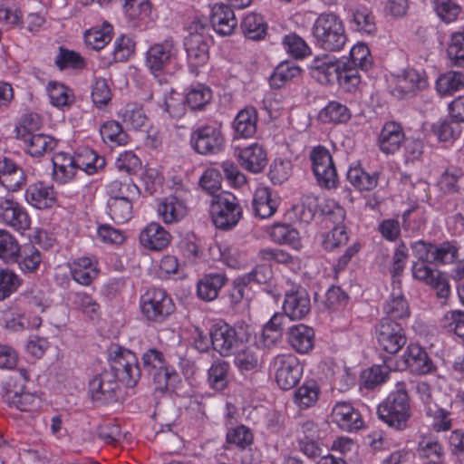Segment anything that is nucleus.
Returning <instances> with one entry per match:
<instances>
[{
	"label": "nucleus",
	"mask_w": 464,
	"mask_h": 464,
	"mask_svg": "<svg viewBox=\"0 0 464 464\" xmlns=\"http://www.w3.org/2000/svg\"><path fill=\"white\" fill-rule=\"evenodd\" d=\"M309 158L318 184L326 188H335L338 182V176L329 150L319 145L312 150Z\"/></svg>",
	"instance_id": "obj_10"
},
{
	"label": "nucleus",
	"mask_w": 464,
	"mask_h": 464,
	"mask_svg": "<svg viewBox=\"0 0 464 464\" xmlns=\"http://www.w3.org/2000/svg\"><path fill=\"white\" fill-rule=\"evenodd\" d=\"M209 212L215 227L225 231L236 227L242 218V208L237 198L227 191L214 195Z\"/></svg>",
	"instance_id": "obj_5"
},
{
	"label": "nucleus",
	"mask_w": 464,
	"mask_h": 464,
	"mask_svg": "<svg viewBox=\"0 0 464 464\" xmlns=\"http://www.w3.org/2000/svg\"><path fill=\"white\" fill-rule=\"evenodd\" d=\"M106 164L105 159L94 150L84 149L75 154L76 168L88 175H92L102 169Z\"/></svg>",
	"instance_id": "obj_31"
},
{
	"label": "nucleus",
	"mask_w": 464,
	"mask_h": 464,
	"mask_svg": "<svg viewBox=\"0 0 464 464\" xmlns=\"http://www.w3.org/2000/svg\"><path fill=\"white\" fill-rule=\"evenodd\" d=\"M319 387L315 381L309 380L295 392V402L303 409L313 406L318 400Z\"/></svg>",
	"instance_id": "obj_46"
},
{
	"label": "nucleus",
	"mask_w": 464,
	"mask_h": 464,
	"mask_svg": "<svg viewBox=\"0 0 464 464\" xmlns=\"http://www.w3.org/2000/svg\"><path fill=\"white\" fill-rule=\"evenodd\" d=\"M227 281V278L225 274L209 273L204 275L197 284L198 297L206 302L215 300Z\"/></svg>",
	"instance_id": "obj_28"
},
{
	"label": "nucleus",
	"mask_w": 464,
	"mask_h": 464,
	"mask_svg": "<svg viewBox=\"0 0 464 464\" xmlns=\"http://www.w3.org/2000/svg\"><path fill=\"white\" fill-rule=\"evenodd\" d=\"M434 9L438 16L445 23L455 21L461 7L454 0H433Z\"/></svg>",
	"instance_id": "obj_63"
},
{
	"label": "nucleus",
	"mask_w": 464,
	"mask_h": 464,
	"mask_svg": "<svg viewBox=\"0 0 464 464\" xmlns=\"http://www.w3.org/2000/svg\"><path fill=\"white\" fill-rule=\"evenodd\" d=\"M309 70L310 75L321 84L327 85L337 82L338 61L333 60L329 55L315 57Z\"/></svg>",
	"instance_id": "obj_22"
},
{
	"label": "nucleus",
	"mask_w": 464,
	"mask_h": 464,
	"mask_svg": "<svg viewBox=\"0 0 464 464\" xmlns=\"http://www.w3.org/2000/svg\"><path fill=\"white\" fill-rule=\"evenodd\" d=\"M235 357V364L241 372L255 371L259 366V358L255 349L246 346L244 342L243 349L237 351Z\"/></svg>",
	"instance_id": "obj_56"
},
{
	"label": "nucleus",
	"mask_w": 464,
	"mask_h": 464,
	"mask_svg": "<svg viewBox=\"0 0 464 464\" xmlns=\"http://www.w3.org/2000/svg\"><path fill=\"white\" fill-rule=\"evenodd\" d=\"M119 382L105 370L89 382V395L97 405H108L118 401Z\"/></svg>",
	"instance_id": "obj_12"
},
{
	"label": "nucleus",
	"mask_w": 464,
	"mask_h": 464,
	"mask_svg": "<svg viewBox=\"0 0 464 464\" xmlns=\"http://www.w3.org/2000/svg\"><path fill=\"white\" fill-rule=\"evenodd\" d=\"M209 37L200 34L188 35L184 40L188 64L192 72L206 64L209 59Z\"/></svg>",
	"instance_id": "obj_15"
},
{
	"label": "nucleus",
	"mask_w": 464,
	"mask_h": 464,
	"mask_svg": "<svg viewBox=\"0 0 464 464\" xmlns=\"http://www.w3.org/2000/svg\"><path fill=\"white\" fill-rule=\"evenodd\" d=\"M312 34L317 47L326 52L341 51L348 38L342 19L334 13H322L315 19Z\"/></svg>",
	"instance_id": "obj_2"
},
{
	"label": "nucleus",
	"mask_w": 464,
	"mask_h": 464,
	"mask_svg": "<svg viewBox=\"0 0 464 464\" xmlns=\"http://www.w3.org/2000/svg\"><path fill=\"white\" fill-rule=\"evenodd\" d=\"M287 341L298 353H308L314 345V331L303 324L294 325L287 332Z\"/></svg>",
	"instance_id": "obj_24"
},
{
	"label": "nucleus",
	"mask_w": 464,
	"mask_h": 464,
	"mask_svg": "<svg viewBox=\"0 0 464 464\" xmlns=\"http://www.w3.org/2000/svg\"><path fill=\"white\" fill-rule=\"evenodd\" d=\"M229 364L225 361L215 362L208 369V383L216 391H223L228 384Z\"/></svg>",
	"instance_id": "obj_49"
},
{
	"label": "nucleus",
	"mask_w": 464,
	"mask_h": 464,
	"mask_svg": "<svg viewBox=\"0 0 464 464\" xmlns=\"http://www.w3.org/2000/svg\"><path fill=\"white\" fill-rule=\"evenodd\" d=\"M141 371L152 379L156 391L162 393L173 392L180 382L178 372L157 348L148 349L141 356Z\"/></svg>",
	"instance_id": "obj_3"
},
{
	"label": "nucleus",
	"mask_w": 464,
	"mask_h": 464,
	"mask_svg": "<svg viewBox=\"0 0 464 464\" xmlns=\"http://www.w3.org/2000/svg\"><path fill=\"white\" fill-rule=\"evenodd\" d=\"M135 42L127 35H121L114 43V48L111 53V58H109L106 63L109 65L111 63L125 62L134 53Z\"/></svg>",
	"instance_id": "obj_51"
},
{
	"label": "nucleus",
	"mask_w": 464,
	"mask_h": 464,
	"mask_svg": "<svg viewBox=\"0 0 464 464\" xmlns=\"http://www.w3.org/2000/svg\"><path fill=\"white\" fill-rule=\"evenodd\" d=\"M382 309L387 315L385 318H391L394 321L410 316L409 304L401 294L392 295L390 299L384 303Z\"/></svg>",
	"instance_id": "obj_44"
},
{
	"label": "nucleus",
	"mask_w": 464,
	"mask_h": 464,
	"mask_svg": "<svg viewBox=\"0 0 464 464\" xmlns=\"http://www.w3.org/2000/svg\"><path fill=\"white\" fill-rule=\"evenodd\" d=\"M210 343L213 350L221 356L227 357L243 349L246 338L242 332L226 323H218L209 331Z\"/></svg>",
	"instance_id": "obj_7"
},
{
	"label": "nucleus",
	"mask_w": 464,
	"mask_h": 464,
	"mask_svg": "<svg viewBox=\"0 0 464 464\" xmlns=\"http://www.w3.org/2000/svg\"><path fill=\"white\" fill-rule=\"evenodd\" d=\"M404 140L405 134L401 125L395 121H390L383 125L379 135L378 143L382 152L393 154L400 149Z\"/></svg>",
	"instance_id": "obj_23"
},
{
	"label": "nucleus",
	"mask_w": 464,
	"mask_h": 464,
	"mask_svg": "<svg viewBox=\"0 0 464 464\" xmlns=\"http://www.w3.org/2000/svg\"><path fill=\"white\" fill-rule=\"evenodd\" d=\"M332 417L334 422L347 431H357L363 426L359 411L347 402H337L333 409Z\"/></svg>",
	"instance_id": "obj_21"
},
{
	"label": "nucleus",
	"mask_w": 464,
	"mask_h": 464,
	"mask_svg": "<svg viewBox=\"0 0 464 464\" xmlns=\"http://www.w3.org/2000/svg\"><path fill=\"white\" fill-rule=\"evenodd\" d=\"M54 63L61 71L66 68L82 69L85 66L84 60L80 53L63 46L59 47V53Z\"/></svg>",
	"instance_id": "obj_60"
},
{
	"label": "nucleus",
	"mask_w": 464,
	"mask_h": 464,
	"mask_svg": "<svg viewBox=\"0 0 464 464\" xmlns=\"http://www.w3.org/2000/svg\"><path fill=\"white\" fill-rule=\"evenodd\" d=\"M25 198L35 208L48 209L56 205L57 193L53 186L38 181L28 186Z\"/></svg>",
	"instance_id": "obj_19"
},
{
	"label": "nucleus",
	"mask_w": 464,
	"mask_h": 464,
	"mask_svg": "<svg viewBox=\"0 0 464 464\" xmlns=\"http://www.w3.org/2000/svg\"><path fill=\"white\" fill-rule=\"evenodd\" d=\"M112 26L104 23L102 29H91L85 33L84 41L87 46L99 51L111 41Z\"/></svg>",
	"instance_id": "obj_50"
},
{
	"label": "nucleus",
	"mask_w": 464,
	"mask_h": 464,
	"mask_svg": "<svg viewBox=\"0 0 464 464\" xmlns=\"http://www.w3.org/2000/svg\"><path fill=\"white\" fill-rule=\"evenodd\" d=\"M426 87V80L415 69H407L398 75L395 91L409 93Z\"/></svg>",
	"instance_id": "obj_37"
},
{
	"label": "nucleus",
	"mask_w": 464,
	"mask_h": 464,
	"mask_svg": "<svg viewBox=\"0 0 464 464\" xmlns=\"http://www.w3.org/2000/svg\"><path fill=\"white\" fill-rule=\"evenodd\" d=\"M189 143L198 154L216 155L223 150L225 138L219 128L203 125L192 130Z\"/></svg>",
	"instance_id": "obj_9"
},
{
	"label": "nucleus",
	"mask_w": 464,
	"mask_h": 464,
	"mask_svg": "<svg viewBox=\"0 0 464 464\" xmlns=\"http://www.w3.org/2000/svg\"><path fill=\"white\" fill-rule=\"evenodd\" d=\"M301 69L294 62H282L279 63L274 72L269 78V82L272 88L280 89L287 82L299 76Z\"/></svg>",
	"instance_id": "obj_35"
},
{
	"label": "nucleus",
	"mask_w": 464,
	"mask_h": 464,
	"mask_svg": "<svg viewBox=\"0 0 464 464\" xmlns=\"http://www.w3.org/2000/svg\"><path fill=\"white\" fill-rule=\"evenodd\" d=\"M378 346L390 354L397 353L407 343L404 328L400 322L382 318L375 325Z\"/></svg>",
	"instance_id": "obj_8"
},
{
	"label": "nucleus",
	"mask_w": 464,
	"mask_h": 464,
	"mask_svg": "<svg viewBox=\"0 0 464 464\" xmlns=\"http://www.w3.org/2000/svg\"><path fill=\"white\" fill-rule=\"evenodd\" d=\"M426 414L433 419V427L437 431H444L450 430L452 420L450 412L439 405H430L426 409Z\"/></svg>",
	"instance_id": "obj_64"
},
{
	"label": "nucleus",
	"mask_w": 464,
	"mask_h": 464,
	"mask_svg": "<svg viewBox=\"0 0 464 464\" xmlns=\"http://www.w3.org/2000/svg\"><path fill=\"white\" fill-rule=\"evenodd\" d=\"M120 114L122 121L135 130L142 128L147 122V117L143 110L135 104H128Z\"/></svg>",
	"instance_id": "obj_61"
},
{
	"label": "nucleus",
	"mask_w": 464,
	"mask_h": 464,
	"mask_svg": "<svg viewBox=\"0 0 464 464\" xmlns=\"http://www.w3.org/2000/svg\"><path fill=\"white\" fill-rule=\"evenodd\" d=\"M418 454L432 464H442L443 448L436 440L423 439L420 441Z\"/></svg>",
	"instance_id": "obj_55"
},
{
	"label": "nucleus",
	"mask_w": 464,
	"mask_h": 464,
	"mask_svg": "<svg viewBox=\"0 0 464 464\" xmlns=\"http://www.w3.org/2000/svg\"><path fill=\"white\" fill-rule=\"evenodd\" d=\"M464 87V73L461 72H449L436 82V89L441 95H451Z\"/></svg>",
	"instance_id": "obj_45"
},
{
	"label": "nucleus",
	"mask_w": 464,
	"mask_h": 464,
	"mask_svg": "<svg viewBox=\"0 0 464 464\" xmlns=\"http://www.w3.org/2000/svg\"><path fill=\"white\" fill-rule=\"evenodd\" d=\"M140 244L154 251H160L170 242V234L159 223H150L140 234Z\"/></svg>",
	"instance_id": "obj_25"
},
{
	"label": "nucleus",
	"mask_w": 464,
	"mask_h": 464,
	"mask_svg": "<svg viewBox=\"0 0 464 464\" xmlns=\"http://www.w3.org/2000/svg\"><path fill=\"white\" fill-rule=\"evenodd\" d=\"M253 440L254 436L251 430L245 425H239L227 430L226 442L228 446L226 449L229 450L234 446L243 450L251 446Z\"/></svg>",
	"instance_id": "obj_42"
},
{
	"label": "nucleus",
	"mask_w": 464,
	"mask_h": 464,
	"mask_svg": "<svg viewBox=\"0 0 464 464\" xmlns=\"http://www.w3.org/2000/svg\"><path fill=\"white\" fill-rule=\"evenodd\" d=\"M310 309V296L304 288L298 286L285 293L283 310L289 319L301 320Z\"/></svg>",
	"instance_id": "obj_16"
},
{
	"label": "nucleus",
	"mask_w": 464,
	"mask_h": 464,
	"mask_svg": "<svg viewBox=\"0 0 464 464\" xmlns=\"http://www.w3.org/2000/svg\"><path fill=\"white\" fill-rule=\"evenodd\" d=\"M276 381L282 390H290L299 382L303 366L294 354H280L275 358Z\"/></svg>",
	"instance_id": "obj_13"
},
{
	"label": "nucleus",
	"mask_w": 464,
	"mask_h": 464,
	"mask_svg": "<svg viewBox=\"0 0 464 464\" xmlns=\"http://www.w3.org/2000/svg\"><path fill=\"white\" fill-rule=\"evenodd\" d=\"M258 113L254 106H246L235 117L232 127L237 137L251 138L256 132Z\"/></svg>",
	"instance_id": "obj_26"
},
{
	"label": "nucleus",
	"mask_w": 464,
	"mask_h": 464,
	"mask_svg": "<svg viewBox=\"0 0 464 464\" xmlns=\"http://www.w3.org/2000/svg\"><path fill=\"white\" fill-rule=\"evenodd\" d=\"M271 239L278 244H287L297 248L299 246V232L288 224H275L270 232Z\"/></svg>",
	"instance_id": "obj_48"
},
{
	"label": "nucleus",
	"mask_w": 464,
	"mask_h": 464,
	"mask_svg": "<svg viewBox=\"0 0 464 464\" xmlns=\"http://www.w3.org/2000/svg\"><path fill=\"white\" fill-rule=\"evenodd\" d=\"M324 122L344 123L351 118L350 110L341 102H330L319 113Z\"/></svg>",
	"instance_id": "obj_43"
},
{
	"label": "nucleus",
	"mask_w": 464,
	"mask_h": 464,
	"mask_svg": "<svg viewBox=\"0 0 464 464\" xmlns=\"http://www.w3.org/2000/svg\"><path fill=\"white\" fill-rule=\"evenodd\" d=\"M322 246L326 251H332L348 242L345 226H334L331 231L322 235Z\"/></svg>",
	"instance_id": "obj_59"
},
{
	"label": "nucleus",
	"mask_w": 464,
	"mask_h": 464,
	"mask_svg": "<svg viewBox=\"0 0 464 464\" xmlns=\"http://www.w3.org/2000/svg\"><path fill=\"white\" fill-rule=\"evenodd\" d=\"M211 27L220 35H230L237 27V21L233 9L225 4H216L209 18Z\"/></svg>",
	"instance_id": "obj_20"
},
{
	"label": "nucleus",
	"mask_w": 464,
	"mask_h": 464,
	"mask_svg": "<svg viewBox=\"0 0 464 464\" xmlns=\"http://www.w3.org/2000/svg\"><path fill=\"white\" fill-rule=\"evenodd\" d=\"M242 29L249 39L260 40L266 34V24L260 15L250 14L243 19Z\"/></svg>",
	"instance_id": "obj_57"
},
{
	"label": "nucleus",
	"mask_w": 464,
	"mask_h": 464,
	"mask_svg": "<svg viewBox=\"0 0 464 464\" xmlns=\"http://www.w3.org/2000/svg\"><path fill=\"white\" fill-rule=\"evenodd\" d=\"M20 246L9 232L0 229V259L5 263H17L20 258Z\"/></svg>",
	"instance_id": "obj_40"
},
{
	"label": "nucleus",
	"mask_w": 464,
	"mask_h": 464,
	"mask_svg": "<svg viewBox=\"0 0 464 464\" xmlns=\"http://www.w3.org/2000/svg\"><path fill=\"white\" fill-rule=\"evenodd\" d=\"M253 211L256 217L267 218L275 214L278 208V198L273 197L272 190L267 187L257 188L252 200Z\"/></svg>",
	"instance_id": "obj_27"
},
{
	"label": "nucleus",
	"mask_w": 464,
	"mask_h": 464,
	"mask_svg": "<svg viewBox=\"0 0 464 464\" xmlns=\"http://www.w3.org/2000/svg\"><path fill=\"white\" fill-rule=\"evenodd\" d=\"M338 66L339 70H337V82L347 92L355 90V88L361 82V75L359 73V70H361V68L353 65V63L349 61H338Z\"/></svg>",
	"instance_id": "obj_36"
},
{
	"label": "nucleus",
	"mask_w": 464,
	"mask_h": 464,
	"mask_svg": "<svg viewBox=\"0 0 464 464\" xmlns=\"http://www.w3.org/2000/svg\"><path fill=\"white\" fill-rule=\"evenodd\" d=\"M178 48L171 37L152 44L146 52L145 66L154 75L160 76L167 66L177 58Z\"/></svg>",
	"instance_id": "obj_11"
},
{
	"label": "nucleus",
	"mask_w": 464,
	"mask_h": 464,
	"mask_svg": "<svg viewBox=\"0 0 464 464\" xmlns=\"http://www.w3.org/2000/svg\"><path fill=\"white\" fill-rule=\"evenodd\" d=\"M26 380L23 375H11L1 383L0 394L5 402L12 406L17 396L25 390Z\"/></svg>",
	"instance_id": "obj_38"
},
{
	"label": "nucleus",
	"mask_w": 464,
	"mask_h": 464,
	"mask_svg": "<svg viewBox=\"0 0 464 464\" xmlns=\"http://www.w3.org/2000/svg\"><path fill=\"white\" fill-rule=\"evenodd\" d=\"M18 140L24 142L25 151L35 158L53 151L58 144L57 140L44 133H34L26 138H19Z\"/></svg>",
	"instance_id": "obj_30"
},
{
	"label": "nucleus",
	"mask_w": 464,
	"mask_h": 464,
	"mask_svg": "<svg viewBox=\"0 0 464 464\" xmlns=\"http://www.w3.org/2000/svg\"><path fill=\"white\" fill-rule=\"evenodd\" d=\"M441 328L448 332H453L464 343V312L452 310L444 314L440 320Z\"/></svg>",
	"instance_id": "obj_54"
},
{
	"label": "nucleus",
	"mask_w": 464,
	"mask_h": 464,
	"mask_svg": "<svg viewBox=\"0 0 464 464\" xmlns=\"http://www.w3.org/2000/svg\"><path fill=\"white\" fill-rule=\"evenodd\" d=\"M158 212L165 223H174L186 216L187 209L178 198L170 196L159 205Z\"/></svg>",
	"instance_id": "obj_34"
},
{
	"label": "nucleus",
	"mask_w": 464,
	"mask_h": 464,
	"mask_svg": "<svg viewBox=\"0 0 464 464\" xmlns=\"http://www.w3.org/2000/svg\"><path fill=\"white\" fill-rule=\"evenodd\" d=\"M463 177L461 169H447L440 177L437 187L444 195L458 194L460 191L459 180Z\"/></svg>",
	"instance_id": "obj_47"
},
{
	"label": "nucleus",
	"mask_w": 464,
	"mask_h": 464,
	"mask_svg": "<svg viewBox=\"0 0 464 464\" xmlns=\"http://www.w3.org/2000/svg\"><path fill=\"white\" fill-rule=\"evenodd\" d=\"M109 214L118 223H124L131 218L132 198L131 196L120 197L117 199L108 200Z\"/></svg>",
	"instance_id": "obj_41"
},
{
	"label": "nucleus",
	"mask_w": 464,
	"mask_h": 464,
	"mask_svg": "<svg viewBox=\"0 0 464 464\" xmlns=\"http://www.w3.org/2000/svg\"><path fill=\"white\" fill-rule=\"evenodd\" d=\"M459 248L456 242L444 241L440 245L433 244L431 264L445 265L455 261Z\"/></svg>",
	"instance_id": "obj_53"
},
{
	"label": "nucleus",
	"mask_w": 464,
	"mask_h": 464,
	"mask_svg": "<svg viewBox=\"0 0 464 464\" xmlns=\"http://www.w3.org/2000/svg\"><path fill=\"white\" fill-rule=\"evenodd\" d=\"M111 372L126 387H134L141 376L138 357L130 350L112 344L108 350Z\"/></svg>",
	"instance_id": "obj_4"
},
{
	"label": "nucleus",
	"mask_w": 464,
	"mask_h": 464,
	"mask_svg": "<svg viewBox=\"0 0 464 464\" xmlns=\"http://www.w3.org/2000/svg\"><path fill=\"white\" fill-rule=\"evenodd\" d=\"M100 133L104 142L111 143L112 145H125L130 140L127 132L116 121L104 122L100 128Z\"/></svg>",
	"instance_id": "obj_39"
},
{
	"label": "nucleus",
	"mask_w": 464,
	"mask_h": 464,
	"mask_svg": "<svg viewBox=\"0 0 464 464\" xmlns=\"http://www.w3.org/2000/svg\"><path fill=\"white\" fill-rule=\"evenodd\" d=\"M240 165L248 171L258 173L267 163L266 153L262 146L253 144L239 150Z\"/></svg>",
	"instance_id": "obj_29"
},
{
	"label": "nucleus",
	"mask_w": 464,
	"mask_h": 464,
	"mask_svg": "<svg viewBox=\"0 0 464 464\" xmlns=\"http://www.w3.org/2000/svg\"><path fill=\"white\" fill-rule=\"evenodd\" d=\"M431 130L438 140L442 142L453 141L461 133L460 122L450 115L433 123Z\"/></svg>",
	"instance_id": "obj_33"
},
{
	"label": "nucleus",
	"mask_w": 464,
	"mask_h": 464,
	"mask_svg": "<svg viewBox=\"0 0 464 464\" xmlns=\"http://www.w3.org/2000/svg\"><path fill=\"white\" fill-rule=\"evenodd\" d=\"M377 415L382 421L397 430L408 428L411 406L405 382L396 383L395 389L378 405Z\"/></svg>",
	"instance_id": "obj_1"
},
{
	"label": "nucleus",
	"mask_w": 464,
	"mask_h": 464,
	"mask_svg": "<svg viewBox=\"0 0 464 464\" xmlns=\"http://www.w3.org/2000/svg\"><path fill=\"white\" fill-rule=\"evenodd\" d=\"M411 271L414 279L434 288L439 298L449 297L450 294V284L442 276L441 272L434 270L429 265H424L423 263L412 265Z\"/></svg>",
	"instance_id": "obj_17"
},
{
	"label": "nucleus",
	"mask_w": 464,
	"mask_h": 464,
	"mask_svg": "<svg viewBox=\"0 0 464 464\" xmlns=\"http://www.w3.org/2000/svg\"><path fill=\"white\" fill-rule=\"evenodd\" d=\"M401 361L405 368L414 374H428L436 369L426 350L417 343L407 346Z\"/></svg>",
	"instance_id": "obj_14"
},
{
	"label": "nucleus",
	"mask_w": 464,
	"mask_h": 464,
	"mask_svg": "<svg viewBox=\"0 0 464 464\" xmlns=\"http://www.w3.org/2000/svg\"><path fill=\"white\" fill-rule=\"evenodd\" d=\"M140 306L142 315L150 323L161 324L176 310L171 296L162 288L152 287L141 295Z\"/></svg>",
	"instance_id": "obj_6"
},
{
	"label": "nucleus",
	"mask_w": 464,
	"mask_h": 464,
	"mask_svg": "<svg viewBox=\"0 0 464 464\" xmlns=\"http://www.w3.org/2000/svg\"><path fill=\"white\" fill-rule=\"evenodd\" d=\"M212 92L208 87L198 84L186 95V103L191 111H200L211 101Z\"/></svg>",
	"instance_id": "obj_52"
},
{
	"label": "nucleus",
	"mask_w": 464,
	"mask_h": 464,
	"mask_svg": "<svg viewBox=\"0 0 464 464\" xmlns=\"http://www.w3.org/2000/svg\"><path fill=\"white\" fill-rule=\"evenodd\" d=\"M362 71H368L372 65L370 49L364 43H358L350 51V58L347 60Z\"/></svg>",
	"instance_id": "obj_62"
},
{
	"label": "nucleus",
	"mask_w": 464,
	"mask_h": 464,
	"mask_svg": "<svg viewBox=\"0 0 464 464\" xmlns=\"http://www.w3.org/2000/svg\"><path fill=\"white\" fill-rule=\"evenodd\" d=\"M0 218L8 226L17 230L30 227L31 220L25 209L16 201L5 198L0 201Z\"/></svg>",
	"instance_id": "obj_18"
},
{
	"label": "nucleus",
	"mask_w": 464,
	"mask_h": 464,
	"mask_svg": "<svg viewBox=\"0 0 464 464\" xmlns=\"http://www.w3.org/2000/svg\"><path fill=\"white\" fill-rule=\"evenodd\" d=\"M447 54L453 65L464 67V32H455L451 34Z\"/></svg>",
	"instance_id": "obj_58"
},
{
	"label": "nucleus",
	"mask_w": 464,
	"mask_h": 464,
	"mask_svg": "<svg viewBox=\"0 0 464 464\" xmlns=\"http://www.w3.org/2000/svg\"><path fill=\"white\" fill-rule=\"evenodd\" d=\"M380 173L374 171L372 174L366 172L361 166L351 167L347 171L348 181L357 189L372 190L378 185Z\"/></svg>",
	"instance_id": "obj_32"
}]
</instances>
